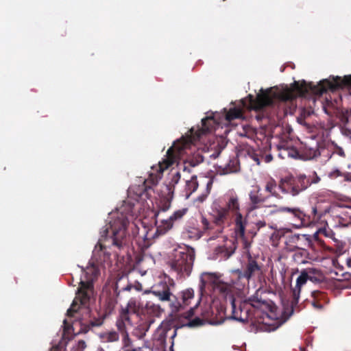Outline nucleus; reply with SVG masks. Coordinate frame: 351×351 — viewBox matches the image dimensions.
<instances>
[{
  "instance_id": "nucleus-42",
  "label": "nucleus",
  "mask_w": 351,
  "mask_h": 351,
  "mask_svg": "<svg viewBox=\"0 0 351 351\" xmlns=\"http://www.w3.org/2000/svg\"><path fill=\"white\" fill-rule=\"evenodd\" d=\"M203 322H204L203 319H202L199 317H195L193 319L189 321L187 324V326H189L190 327L199 326L202 325Z\"/></svg>"
},
{
  "instance_id": "nucleus-51",
  "label": "nucleus",
  "mask_w": 351,
  "mask_h": 351,
  "mask_svg": "<svg viewBox=\"0 0 351 351\" xmlns=\"http://www.w3.org/2000/svg\"><path fill=\"white\" fill-rule=\"evenodd\" d=\"M134 287L138 291L141 290V285L140 284H138V285L135 286Z\"/></svg>"
},
{
  "instance_id": "nucleus-32",
  "label": "nucleus",
  "mask_w": 351,
  "mask_h": 351,
  "mask_svg": "<svg viewBox=\"0 0 351 351\" xmlns=\"http://www.w3.org/2000/svg\"><path fill=\"white\" fill-rule=\"evenodd\" d=\"M102 341L104 342H114L119 339V334L115 331H110L105 332L101 336Z\"/></svg>"
},
{
  "instance_id": "nucleus-55",
  "label": "nucleus",
  "mask_w": 351,
  "mask_h": 351,
  "mask_svg": "<svg viewBox=\"0 0 351 351\" xmlns=\"http://www.w3.org/2000/svg\"><path fill=\"white\" fill-rule=\"evenodd\" d=\"M300 351H307V350H306V348H305L300 347Z\"/></svg>"
},
{
  "instance_id": "nucleus-37",
  "label": "nucleus",
  "mask_w": 351,
  "mask_h": 351,
  "mask_svg": "<svg viewBox=\"0 0 351 351\" xmlns=\"http://www.w3.org/2000/svg\"><path fill=\"white\" fill-rule=\"evenodd\" d=\"M308 252L304 249L300 250L294 254V260L297 262L304 263L308 258Z\"/></svg>"
},
{
  "instance_id": "nucleus-34",
  "label": "nucleus",
  "mask_w": 351,
  "mask_h": 351,
  "mask_svg": "<svg viewBox=\"0 0 351 351\" xmlns=\"http://www.w3.org/2000/svg\"><path fill=\"white\" fill-rule=\"evenodd\" d=\"M311 298H314L317 301L323 302V305H325L328 302L326 293L320 291H312Z\"/></svg>"
},
{
  "instance_id": "nucleus-17",
  "label": "nucleus",
  "mask_w": 351,
  "mask_h": 351,
  "mask_svg": "<svg viewBox=\"0 0 351 351\" xmlns=\"http://www.w3.org/2000/svg\"><path fill=\"white\" fill-rule=\"evenodd\" d=\"M303 215L300 218L298 228L301 226H309L317 222L319 219V215L317 213V209L315 206L311 208L310 213H306L303 211Z\"/></svg>"
},
{
  "instance_id": "nucleus-29",
  "label": "nucleus",
  "mask_w": 351,
  "mask_h": 351,
  "mask_svg": "<svg viewBox=\"0 0 351 351\" xmlns=\"http://www.w3.org/2000/svg\"><path fill=\"white\" fill-rule=\"evenodd\" d=\"M303 154L307 159H312L320 155L317 144L315 147H308L305 146L302 150Z\"/></svg>"
},
{
  "instance_id": "nucleus-4",
  "label": "nucleus",
  "mask_w": 351,
  "mask_h": 351,
  "mask_svg": "<svg viewBox=\"0 0 351 351\" xmlns=\"http://www.w3.org/2000/svg\"><path fill=\"white\" fill-rule=\"evenodd\" d=\"M206 278L202 280L204 286L210 287L214 291L226 294L230 302L232 316L231 317L239 322L245 323L250 320L256 319L258 311H273V303L269 300H263L258 297V291L255 295L247 300L240 301L237 305V301L232 295H229L231 291V285L221 281L216 275L207 274Z\"/></svg>"
},
{
  "instance_id": "nucleus-57",
  "label": "nucleus",
  "mask_w": 351,
  "mask_h": 351,
  "mask_svg": "<svg viewBox=\"0 0 351 351\" xmlns=\"http://www.w3.org/2000/svg\"><path fill=\"white\" fill-rule=\"evenodd\" d=\"M215 239V237H210V239H209V240H213V239Z\"/></svg>"
},
{
  "instance_id": "nucleus-14",
  "label": "nucleus",
  "mask_w": 351,
  "mask_h": 351,
  "mask_svg": "<svg viewBox=\"0 0 351 351\" xmlns=\"http://www.w3.org/2000/svg\"><path fill=\"white\" fill-rule=\"evenodd\" d=\"M237 240L239 239H237L235 237L234 239L227 241L225 245L217 246L214 250L215 254L220 258L228 259L234 253L237 249L236 241ZM240 241L242 242L241 239Z\"/></svg>"
},
{
  "instance_id": "nucleus-26",
  "label": "nucleus",
  "mask_w": 351,
  "mask_h": 351,
  "mask_svg": "<svg viewBox=\"0 0 351 351\" xmlns=\"http://www.w3.org/2000/svg\"><path fill=\"white\" fill-rule=\"evenodd\" d=\"M243 112L242 108L239 107H234L229 110L226 111V120L228 122L236 119L243 118Z\"/></svg>"
},
{
  "instance_id": "nucleus-50",
  "label": "nucleus",
  "mask_w": 351,
  "mask_h": 351,
  "mask_svg": "<svg viewBox=\"0 0 351 351\" xmlns=\"http://www.w3.org/2000/svg\"><path fill=\"white\" fill-rule=\"evenodd\" d=\"M63 323H64L65 329H69V327L71 326L70 323L68 322L66 319H64Z\"/></svg>"
},
{
  "instance_id": "nucleus-36",
  "label": "nucleus",
  "mask_w": 351,
  "mask_h": 351,
  "mask_svg": "<svg viewBox=\"0 0 351 351\" xmlns=\"http://www.w3.org/2000/svg\"><path fill=\"white\" fill-rule=\"evenodd\" d=\"M266 226V222L264 220H258L254 223V226L252 228L250 229L247 231V233L250 234L252 238L254 237L256 235L257 232L262 228Z\"/></svg>"
},
{
  "instance_id": "nucleus-9",
  "label": "nucleus",
  "mask_w": 351,
  "mask_h": 351,
  "mask_svg": "<svg viewBox=\"0 0 351 351\" xmlns=\"http://www.w3.org/2000/svg\"><path fill=\"white\" fill-rule=\"evenodd\" d=\"M240 271L243 272L245 278L250 280H258L263 275V264L258 263L256 258L247 252V260L242 264Z\"/></svg>"
},
{
  "instance_id": "nucleus-10",
  "label": "nucleus",
  "mask_w": 351,
  "mask_h": 351,
  "mask_svg": "<svg viewBox=\"0 0 351 351\" xmlns=\"http://www.w3.org/2000/svg\"><path fill=\"white\" fill-rule=\"evenodd\" d=\"M266 207H272L274 208L269 212L270 215H274L277 213H282L287 215L288 217V219L290 221L289 223L298 228L299 225V221H300V218L301 217V216H304L303 211L298 208H289L287 206L278 207L277 205L275 204L266 206Z\"/></svg>"
},
{
  "instance_id": "nucleus-18",
  "label": "nucleus",
  "mask_w": 351,
  "mask_h": 351,
  "mask_svg": "<svg viewBox=\"0 0 351 351\" xmlns=\"http://www.w3.org/2000/svg\"><path fill=\"white\" fill-rule=\"evenodd\" d=\"M132 189L136 195L137 198L142 200H145L151 197L152 188L147 185L146 181L143 182L141 185L134 186Z\"/></svg>"
},
{
  "instance_id": "nucleus-46",
  "label": "nucleus",
  "mask_w": 351,
  "mask_h": 351,
  "mask_svg": "<svg viewBox=\"0 0 351 351\" xmlns=\"http://www.w3.org/2000/svg\"><path fill=\"white\" fill-rule=\"evenodd\" d=\"M320 234L319 232H318V230L313 235V237H311L309 235L307 236L306 240L308 241L309 243L312 242V239L315 240V241H319V235Z\"/></svg>"
},
{
  "instance_id": "nucleus-39",
  "label": "nucleus",
  "mask_w": 351,
  "mask_h": 351,
  "mask_svg": "<svg viewBox=\"0 0 351 351\" xmlns=\"http://www.w3.org/2000/svg\"><path fill=\"white\" fill-rule=\"evenodd\" d=\"M318 232H319L320 234H322V235H324L326 237H328V238L332 239L333 240H335V232L328 226L319 228L318 230Z\"/></svg>"
},
{
  "instance_id": "nucleus-19",
  "label": "nucleus",
  "mask_w": 351,
  "mask_h": 351,
  "mask_svg": "<svg viewBox=\"0 0 351 351\" xmlns=\"http://www.w3.org/2000/svg\"><path fill=\"white\" fill-rule=\"evenodd\" d=\"M278 156L281 159H296L299 156L298 151L293 147L280 146L278 147Z\"/></svg>"
},
{
  "instance_id": "nucleus-24",
  "label": "nucleus",
  "mask_w": 351,
  "mask_h": 351,
  "mask_svg": "<svg viewBox=\"0 0 351 351\" xmlns=\"http://www.w3.org/2000/svg\"><path fill=\"white\" fill-rule=\"evenodd\" d=\"M230 215V212L228 211L225 207H220L218 208L216 211V215L215 217V221L213 223H215L216 225H221L225 221H226Z\"/></svg>"
},
{
  "instance_id": "nucleus-56",
  "label": "nucleus",
  "mask_w": 351,
  "mask_h": 351,
  "mask_svg": "<svg viewBox=\"0 0 351 351\" xmlns=\"http://www.w3.org/2000/svg\"><path fill=\"white\" fill-rule=\"evenodd\" d=\"M217 232L218 233H221V228H219L217 230Z\"/></svg>"
},
{
  "instance_id": "nucleus-12",
  "label": "nucleus",
  "mask_w": 351,
  "mask_h": 351,
  "mask_svg": "<svg viewBox=\"0 0 351 351\" xmlns=\"http://www.w3.org/2000/svg\"><path fill=\"white\" fill-rule=\"evenodd\" d=\"M308 280V270L304 269L296 280L295 287L292 289V299L291 300V313H293L298 304L301 289Z\"/></svg>"
},
{
  "instance_id": "nucleus-7",
  "label": "nucleus",
  "mask_w": 351,
  "mask_h": 351,
  "mask_svg": "<svg viewBox=\"0 0 351 351\" xmlns=\"http://www.w3.org/2000/svg\"><path fill=\"white\" fill-rule=\"evenodd\" d=\"M195 258V250L189 246L179 247L174 250L173 258L169 262L171 269L180 278L189 276L192 271Z\"/></svg>"
},
{
  "instance_id": "nucleus-53",
  "label": "nucleus",
  "mask_w": 351,
  "mask_h": 351,
  "mask_svg": "<svg viewBox=\"0 0 351 351\" xmlns=\"http://www.w3.org/2000/svg\"><path fill=\"white\" fill-rule=\"evenodd\" d=\"M254 160L255 161H256V162H257V164H258V165H259V164H260V159H259L258 157H256H256H254Z\"/></svg>"
},
{
  "instance_id": "nucleus-35",
  "label": "nucleus",
  "mask_w": 351,
  "mask_h": 351,
  "mask_svg": "<svg viewBox=\"0 0 351 351\" xmlns=\"http://www.w3.org/2000/svg\"><path fill=\"white\" fill-rule=\"evenodd\" d=\"M173 193H169L167 196L164 197L160 202V210L165 212L171 207V199L173 198Z\"/></svg>"
},
{
  "instance_id": "nucleus-3",
  "label": "nucleus",
  "mask_w": 351,
  "mask_h": 351,
  "mask_svg": "<svg viewBox=\"0 0 351 351\" xmlns=\"http://www.w3.org/2000/svg\"><path fill=\"white\" fill-rule=\"evenodd\" d=\"M217 124L213 116H208L202 119V126L191 128L189 132L174 141L166 154V158L160 162V171L163 172L179 160L183 159L184 171H190V167H195L202 163L204 157L202 149H195V144L200 138L215 129Z\"/></svg>"
},
{
  "instance_id": "nucleus-41",
  "label": "nucleus",
  "mask_w": 351,
  "mask_h": 351,
  "mask_svg": "<svg viewBox=\"0 0 351 351\" xmlns=\"http://www.w3.org/2000/svg\"><path fill=\"white\" fill-rule=\"evenodd\" d=\"M202 228L204 232L213 229V223H210L204 217H202Z\"/></svg>"
},
{
  "instance_id": "nucleus-5",
  "label": "nucleus",
  "mask_w": 351,
  "mask_h": 351,
  "mask_svg": "<svg viewBox=\"0 0 351 351\" xmlns=\"http://www.w3.org/2000/svg\"><path fill=\"white\" fill-rule=\"evenodd\" d=\"M99 265L97 262L96 263L93 262L84 270L86 280L81 279L79 282L75 297L66 312L68 317H73L74 314L77 313L81 306L84 307L87 312H90L88 305L90 298L94 294L93 282L100 274Z\"/></svg>"
},
{
  "instance_id": "nucleus-21",
  "label": "nucleus",
  "mask_w": 351,
  "mask_h": 351,
  "mask_svg": "<svg viewBox=\"0 0 351 351\" xmlns=\"http://www.w3.org/2000/svg\"><path fill=\"white\" fill-rule=\"evenodd\" d=\"M126 324H131L130 317H128L125 313L119 312V316L117 320L116 326L122 337L125 336V334H128L126 330Z\"/></svg>"
},
{
  "instance_id": "nucleus-40",
  "label": "nucleus",
  "mask_w": 351,
  "mask_h": 351,
  "mask_svg": "<svg viewBox=\"0 0 351 351\" xmlns=\"http://www.w3.org/2000/svg\"><path fill=\"white\" fill-rule=\"evenodd\" d=\"M134 287L131 284H128L125 287H123L121 289H119L118 284L117 283L115 285L114 292L116 296L118 298L121 291H130Z\"/></svg>"
},
{
  "instance_id": "nucleus-33",
  "label": "nucleus",
  "mask_w": 351,
  "mask_h": 351,
  "mask_svg": "<svg viewBox=\"0 0 351 351\" xmlns=\"http://www.w3.org/2000/svg\"><path fill=\"white\" fill-rule=\"evenodd\" d=\"M194 291L192 289H188L182 292V305L187 306L190 303V300L193 298Z\"/></svg>"
},
{
  "instance_id": "nucleus-22",
  "label": "nucleus",
  "mask_w": 351,
  "mask_h": 351,
  "mask_svg": "<svg viewBox=\"0 0 351 351\" xmlns=\"http://www.w3.org/2000/svg\"><path fill=\"white\" fill-rule=\"evenodd\" d=\"M104 316L94 317L88 322L82 324L81 331L86 333L93 328L101 326L104 323Z\"/></svg>"
},
{
  "instance_id": "nucleus-30",
  "label": "nucleus",
  "mask_w": 351,
  "mask_h": 351,
  "mask_svg": "<svg viewBox=\"0 0 351 351\" xmlns=\"http://www.w3.org/2000/svg\"><path fill=\"white\" fill-rule=\"evenodd\" d=\"M308 280L313 283H319L323 281L324 276L321 272L315 269H308Z\"/></svg>"
},
{
  "instance_id": "nucleus-8",
  "label": "nucleus",
  "mask_w": 351,
  "mask_h": 351,
  "mask_svg": "<svg viewBox=\"0 0 351 351\" xmlns=\"http://www.w3.org/2000/svg\"><path fill=\"white\" fill-rule=\"evenodd\" d=\"M224 207L228 211L234 215V232L237 239L242 241L243 248L247 250L250 246V242L246 236L247 219L240 213V204L237 195L235 193L228 195Z\"/></svg>"
},
{
  "instance_id": "nucleus-44",
  "label": "nucleus",
  "mask_w": 351,
  "mask_h": 351,
  "mask_svg": "<svg viewBox=\"0 0 351 351\" xmlns=\"http://www.w3.org/2000/svg\"><path fill=\"white\" fill-rule=\"evenodd\" d=\"M310 302L313 308L317 310H322L324 306V305H323V302L317 301L314 298H312Z\"/></svg>"
},
{
  "instance_id": "nucleus-27",
  "label": "nucleus",
  "mask_w": 351,
  "mask_h": 351,
  "mask_svg": "<svg viewBox=\"0 0 351 351\" xmlns=\"http://www.w3.org/2000/svg\"><path fill=\"white\" fill-rule=\"evenodd\" d=\"M198 187V182L196 176H193L189 180L186 182L185 191L186 197H189L195 192Z\"/></svg>"
},
{
  "instance_id": "nucleus-48",
  "label": "nucleus",
  "mask_w": 351,
  "mask_h": 351,
  "mask_svg": "<svg viewBox=\"0 0 351 351\" xmlns=\"http://www.w3.org/2000/svg\"><path fill=\"white\" fill-rule=\"evenodd\" d=\"M272 159L273 157L270 154L261 156V160H264L267 163L270 162L272 160Z\"/></svg>"
},
{
  "instance_id": "nucleus-25",
  "label": "nucleus",
  "mask_w": 351,
  "mask_h": 351,
  "mask_svg": "<svg viewBox=\"0 0 351 351\" xmlns=\"http://www.w3.org/2000/svg\"><path fill=\"white\" fill-rule=\"evenodd\" d=\"M239 171V163L237 159L230 160L229 162L220 171V174L226 175Z\"/></svg>"
},
{
  "instance_id": "nucleus-2",
  "label": "nucleus",
  "mask_w": 351,
  "mask_h": 351,
  "mask_svg": "<svg viewBox=\"0 0 351 351\" xmlns=\"http://www.w3.org/2000/svg\"><path fill=\"white\" fill-rule=\"evenodd\" d=\"M132 216V206L123 205L114 219L102 228L100 238L93 251V259L97 264L108 261L112 254L119 256L128 248V226Z\"/></svg>"
},
{
  "instance_id": "nucleus-49",
  "label": "nucleus",
  "mask_w": 351,
  "mask_h": 351,
  "mask_svg": "<svg viewBox=\"0 0 351 351\" xmlns=\"http://www.w3.org/2000/svg\"><path fill=\"white\" fill-rule=\"evenodd\" d=\"M203 235V232L198 230H195V237L197 239H199L200 237H202V236Z\"/></svg>"
},
{
  "instance_id": "nucleus-52",
  "label": "nucleus",
  "mask_w": 351,
  "mask_h": 351,
  "mask_svg": "<svg viewBox=\"0 0 351 351\" xmlns=\"http://www.w3.org/2000/svg\"><path fill=\"white\" fill-rule=\"evenodd\" d=\"M50 351H60V350L58 348L56 347V348H52L50 350Z\"/></svg>"
},
{
  "instance_id": "nucleus-23",
  "label": "nucleus",
  "mask_w": 351,
  "mask_h": 351,
  "mask_svg": "<svg viewBox=\"0 0 351 351\" xmlns=\"http://www.w3.org/2000/svg\"><path fill=\"white\" fill-rule=\"evenodd\" d=\"M277 187L278 188V184L276 183V180L270 179L265 184V191L269 194L268 195L269 197L272 196L277 199H281L282 196L276 191Z\"/></svg>"
},
{
  "instance_id": "nucleus-6",
  "label": "nucleus",
  "mask_w": 351,
  "mask_h": 351,
  "mask_svg": "<svg viewBox=\"0 0 351 351\" xmlns=\"http://www.w3.org/2000/svg\"><path fill=\"white\" fill-rule=\"evenodd\" d=\"M321 179L316 172L312 176L304 173L287 175L278 182V189L284 194H289L293 197L306 191L311 184H317Z\"/></svg>"
},
{
  "instance_id": "nucleus-45",
  "label": "nucleus",
  "mask_w": 351,
  "mask_h": 351,
  "mask_svg": "<svg viewBox=\"0 0 351 351\" xmlns=\"http://www.w3.org/2000/svg\"><path fill=\"white\" fill-rule=\"evenodd\" d=\"M332 154H337L342 158H345L346 157V154L343 151V149L340 147H337L336 146L335 148H334V150L332 152Z\"/></svg>"
},
{
  "instance_id": "nucleus-11",
  "label": "nucleus",
  "mask_w": 351,
  "mask_h": 351,
  "mask_svg": "<svg viewBox=\"0 0 351 351\" xmlns=\"http://www.w3.org/2000/svg\"><path fill=\"white\" fill-rule=\"evenodd\" d=\"M188 212V208H182L175 211L168 219H162L156 227V234L163 235L171 230L176 221L180 220Z\"/></svg>"
},
{
  "instance_id": "nucleus-28",
  "label": "nucleus",
  "mask_w": 351,
  "mask_h": 351,
  "mask_svg": "<svg viewBox=\"0 0 351 351\" xmlns=\"http://www.w3.org/2000/svg\"><path fill=\"white\" fill-rule=\"evenodd\" d=\"M123 351H141V346H135L132 344V341L129 337L128 334H125L122 337Z\"/></svg>"
},
{
  "instance_id": "nucleus-47",
  "label": "nucleus",
  "mask_w": 351,
  "mask_h": 351,
  "mask_svg": "<svg viewBox=\"0 0 351 351\" xmlns=\"http://www.w3.org/2000/svg\"><path fill=\"white\" fill-rule=\"evenodd\" d=\"M213 185V180H210L208 181L206 184V194L204 197H199V199H200L201 201H203L205 197L207 196V195L210 193V189Z\"/></svg>"
},
{
  "instance_id": "nucleus-15",
  "label": "nucleus",
  "mask_w": 351,
  "mask_h": 351,
  "mask_svg": "<svg viewBox=\"0 0 351 351\" xmlns=\"http://www.w3.org/2000/svg\"><path fill=\"white\" fill-rule=\"evenodd\" d=\"M151 293L158 298L161 301H171L172 294L170 291L169 287L166 282H161L152 288Z\"/></svg>"
},
{
  "instance_id": "nucleus-38",
  "label": "nucleus",
  "mask_w": 351,
  "mask_h": 351,
  "mask_svg": "<svg viewBox=\"0 0 351 351\" xmlns=\"http://www.w3.org/2000/svg\"><path fill=\"white\" fill-rule=\"evenodd\" d=\"M180 179V174L179 172H176L173 175L170 184L169 185H166L165 186L167 191H169V195L170 193H173L174 185L178 182Z\"/></svg>"
},
{
  "instance_id": "nucleus-16",
  "label": "nucleus",
  "mask_w": 351,
  "mask_h": 351,
  "mask_svg": "<svg viewBox=\"0 0 351 351\" xmlns=\"http://www.w3.org/2000/svg\"><path fill=\"white\" fill-rule=\"evenodd\" d=\"M234 278L232 279V286L239 291L243 290L246 287L249 286L250 280L245 278L243 272L239 269L232 271Z\"/></svg>"
},
{
  "instance_id": "nucleus-1",
  "label": "nucleus",
  "mask_w": 351,
  "mask_h": 351,
  "mask_svg": "<svg viewBox=\"0 0 351 351\" xmlns=\"http://www.w3.org/2000/svg\"><path fill=\"white\" fill-rule=\"evenodd\" d=\"M347 87L351 90V75L341 77H332V80L325 79L321 80L317 84L313 82L307 83L302 81L301 83L295 81L290 87L272 92L271 88L266 90H261V92L254 97L249 95L246 98L242 99V106L247 110H261L265 107L272 106L275 100L282 102L292 101L298 97H306L308 94L312 93L320 96L328 90L335 92L339 89Z\"/></svg>"
},
{
  "instance_id": "nucleus-54",
  "label": "nucleus",
  "mask_w": 351,
  "mask_h": 351,
  "mask_svg": "<svg viewBox=\"0 0 351 351\" xmlns=\"http://www.w3.org/2000/svg\"><path fill=\"white\" fill-rule=\"evenodd\" d=\"M145 332H143V333H142V334L139 336V337H138V338H139V339H142V338H143V337H144V336H145Z\"/></svg>"
},
{
  "instance_id": "nucleus-31",
  "label": "nucleus",
  "mask_w": 351,
  "mask_h": 351,
  "mask_svg": "<svg viewBox=\"0 0 351 351\" xmlns=\"http://www.w3.org/2000/svg\"><path fill=\"white\" fill-rule=\"evenodd\" d=\"M329 178L331 179H335L338 177L343 178V181L351 182V173L341 172L339 169H335L331 171L329 175Z\"/></svg>"
},
{
  "instance_id": "nucleus-43",
  "label": "nucleus",
  "mask_w": 351,
  "mask_h": 351,
  "mask_svg": "<svg viewBox=\"0 0 351 351\" xmlns=\"http://www.w3.org/2000/svg\"><path fill=\"white\" fill-rule=\"evenodd\" d=\"M86 344L84 340H80L77 343L73 346L74 351H84L86 348Z\"/></svg>"
},
{
  "instance_id": "nucleus-13",
  "label": "nucleus",
  "mask_w": 351,
  "mask_h": 351,
  "mask_svg": "<svg viewBox=\"0 0 351 351\" xmlns=\"http://www.w3.org/2000/svg\"><path fill=\"white\" fill-rule=\"evenodd\" d=\"M269 196H264L261 193V189L259 186H256L250 193V210H256L263 206L267 202Z\"/></svg>"
},
{
  "instance_id": "nucleus-20",
  "label": "nucleus",
  "mask_w": 351,
  "mask_h": 351,
  "mask_svg": "<svg viewBox=\"0 0 351 351\" xmlns=\"http://www.w3.org/2000/svg\"><path fill=\"white\" fill-rule=\"evenodd\" d=\"M141 308L140 302L136 298H131L125 308H122L121 313L125 314L130 317L131 315L138 314Z\"/></svg>"
}]
</instances>
